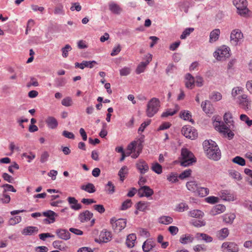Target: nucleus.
Instances as JSON below:
<instances>
[{
	"label": "nucleus",
	"instance_id": "nucleus-44",
	"mask_svg": "<svg viewBox=\"0 0 252 252\" xmlns=\"http://www.w3.org/2000/svg\"><path fill=\"white\" fill-rule=\"evenodd\" d=\"M147 206V203L139 201L137 203L136 208L140 211H144L146 210Z\"/></svg>",
	"mask_w": 252,
	"mask_h": 252
},
{
	"label": "nucleus",
	"instance_id": "nucleus-22",
	"mask_svg": "<svg viewBox=\"0 0 252 252\" xmlns=\"http://www.w3.org/2000/svg\"><path fill=\"white\" fill-rule=\"evenodd\" d=\"M136 239V235L134 233L129 234L127 236L126 240V245L129 248H132L134 246V243Z\"/></svg>",
	"mask_w": 252,
	"mask_h": 252
},
{
	"label": "nucleus",
	"instance_id": "nucleus-42",
	"mask_svg": "<svg viewBox=\"0 0 252 252\" xmlns=\"http://www.w3.org/2000/svg\"><path fill=\"white\" fill-rule=\"evenodd\" d=\"M232 119V114L230 112H227L224 114L223 119L226 124L227 125H229V124L231 125L232 123L233 122Z\"/></svg>",
	"mask_w": 252,
	"mask_h": 252
},
{
	"label": "nucleus",
	"instance_id": "nucleus-55",
	"mask_svg": "<svg viewBox=\"0 0 252 252\" xmlns=\"http://www.w3.org/2000/svg\"><path fill=\"white\" fill-rule=\"evenodd\" d=\"M229 234L228 229L227 228H223L221 229L219 233V238L223 239L225 238Z\"/></svg>",
	"mask_w": 252,
	"mask_h": 252
},
{
	"label": "nucleus",
	"instance_id": "nucleus-10",
	"mask_svg": "<svg viewBox=\"0 0 252 252\" xmlns=\"http://www.w3.org/2000/svg\"><path fill=\"white\" fill-rule=\"evenodd\" d=\"M136 166L141 174H144L149 169L147 163L142 159L139 160L137 161Z\"/></svg>",
	"mask_w": 252,
	"mask_h": 252
},
{
	"label": "nucleus",
	"instance_id": "nucleus-53",
	"mask_svg": "<svg viewBox=\"0 0 252 252\" xmlns=\"http://www.w3.org/2000/svg\"><path fill=\"white\" fill-rule=\"evenodd\" d=\"M189 209L188 206L185 203H181L176 207V211L182 212Z\"/></svg>",
	"mask_w": 252,
	"mask_h": 252
},
{
	"label": "nucleus",
	"instance_id": "nucleus-7",
	"mask_svg": "<svg viewBox=\"0 0 252 252\" xmlns=\"http://www.w3.org/2000/svg\"><path fill=\"white\" fill-rule=\"evenodd\" d=\"M182 133L186 137L191 139H194L197 136L196 130L189 126H185L182 127Z\"/></svg>",
	"mask_w": 252,
	"mask_h": 252
},
{
	"label": "nucleus",
	"instance_id": "nucleus-59",
	"mask_svg": "<svg viewBox=\"0 0 252 252\" xmlns=\"http://www.w3.org/2000/svg\"><path fill=\"white\" fill-rule=\"evenodd\" d=\"M1 187L4 188V190L3 191L4 192H6V191H11L14 192L16 191V190L14 188L13 186L9 184H4L1 186Z\"/></svg>",
	"mask_w": 252,
	"mask_h": 252
},
{
	"label": "nucleus",
	"instance_id": "nucleus-43",
	"mask_svg": "<svg viewBox=\"0 0 252 252\" xmlns=\"http://www.w3.org/2000/svg\"><path fill=\"white\" fill-rule=\"evenodd\" d=\"M105 190L109 194H113L115 192V186L112 182L109 181L105 186Z\"/></svg>",
	"mask_w": 252,
	"mask_h": 252
},
{
	"label": "nucleus",
	"instance_id": "nucleus-58",
	"mask_svg": "<svg viewBox=\"0 0 252 252\" xmlns=\"http://www.w3.org/2000/svg\"><path fill=\"white\" fill-rule=\"evenodd\" d=\"M218 129L220 132L223 133L227 132L229 130L227 125L223 124L222 122H219V127L218 128Z\"/></svg>",
	"mask_w": 252,
	"mask_h": 252
},
{
	"label": "nucleus",
	"instance_id": "nucleus-31",
	"mask_svg": "<svg viewBox=\"0 0 252 252\" xmlns=\"http://www.w3.org/2000/svg\"><path fill=\"white\" fill-rule=\"evenodd\" d=\"M149 60H147L146 62H141L137 66L136 69V73L139 74L142 72H143L145 69L146 66L149 64Z\"/></svg>",
	"mask_w": 252,
	"mask_h": 252
},
{
	"label": "nucleus",
	"instance_id": "nucleus-23",
	"mask_svg": "<svg viewBox=\"0 0 252 252\" xmlns=\"http://www.w3.org/2000/svg\"><path fill=\"white\" fill-rule=\"evenodd\" d=\"M46 123L48 126L51 128L54 129L56 128L58 125L57 120L53 117H48L46 120Z\"/></svg>",
	"mask_w": 252,
	"mask_h": 252
},
{
	"label": "nucleus",
	"instance_id": "nucleus-63",
	"mask_svg": "<svg viewBox=\"0 0 252 252\" xmlns=\"http://www.w3.org/2000/svg\"><path fill=\"white\" fill-rule=\"evenodd\" d=\"M242 92V89L239 87L234 88L232 90L231 94L235 97L237 95L240 94Z\"/></svg>",
	"mask_w": 252,
	"mask_h": 252
},
{
	"label": "nucleus",
	"instance_id": "nucleus-21",
	"mask_svg": "<svg viewBox=\"0 0 252 252\" xmlns=\"http://www.w3.org/2000/svg\"><path fill=\"white\" fill-rule=\"evenodd\" d=\"M109 9L112 13L115 14H120L122 11L120 6L113 1L109 3Z\"/></svg>",
	"mask_w": 252,
	"mask_h": 252
},
{
	"label": "nucleus",
	"instance_id": "nucleus-26",
	"mask_svg": "<svg viewBox=\"0 0 252 252\" xmlns=\"http://www.w3.org/2000/svg\"><path fill=\"white\" fill-rule=\"evenodd\" d=\"M196 238L198 239H201L206 243H210L213 241V238L211 236L203 233H197L196 234Z\"/></svg>",
	"mask_w": 252,
	"mask_h": 252
},
{
	"label": "nucleus",
	"instance_id": "nucleus-52",
	"mask_svg": "<svg viewBox=\"0 0 252 252\" xmlns=\"http://www.w3.org/2000/svg\"><path fill=\"white\" fill-rule=\"evenodd\" d=\"M72 103V99L69 96L65 97L62 101V104L66 107L71 106Z\"/></svg>",
	"mask_w": 252,
	"mask_h": 252
},
{
	"label": "nucleus",
	"instance_id": "nucleus-37",
	"mask_svg": "<svg viewBox=\"0 0 252 252\" xmlns=\"http://www.w3.org/2000/svg\"><path fill=\"white\" fill-rule=\"evenodd\" d=\"M155 246V245L153 243V242H145L143 245L142 248L144 252H150Z\"/></svg>",
	"mask_w": 252,
	"mask_h": 252
},
{
	"label": "nucleus",
	"instance_id": "nucleus-24",
	"mask_svg": "<svg viewBox=\"0 0 252 252\" xmlns=\"http://www.w3.org/2000/svg\"><path fill=\"white\" fill-rule=\"evenodd\" d=\"M194 240L193 237L190 234L183 235L180 239V242L185 245L192 242Z\"/></svg>",
	"mask_w": 252,
	"mask_h": 252
},
{
	"label": "nucleus",
	"instance_id": "nucleus-1",
	"mask_svg": "<svg viewBox=\"0 0 252 252\" xmlns=\"http://www.w3.org/2000/svg\"><path fill=\"white\" fill-rule=\"evenodd\" d=\"M203 146L208 158L216 161L220 158V151L215 142L212 140H205L203 143Z\"/></svg>",
	"mask_w": 252,
	"mask_h": 252
},
{
	"label": "nucleus",
	"instance_id": "nucleus-11",
	"mask_svg": "<svg viewBox=\"0 0 252 252\" xmlns=\"http://www.w3.org/2000/svg\"><path fill=\"white\" fill-rule=\"evenodd\" d=\"M239 103L241 107L246 110L249 109L250 102L246 94H243L238 97Z\"/></svg>",
	"mask_w": 252,
	"mask_h": 252
},
{
	"label": "nucleus",
	"instance_id": "nucleus-57",
	"mask_svg": "<svg viewBox=\"0 0 252 252\" xmlns=\"http://www.w3.org/2000/svg\"><path fill=\"white\" fill-rule=\"evenodd\" d=\"M142 150V147L141 145H139L136 148L135 150L133 152L131 155V157L133 158H137L139 154L141 153Z\"/></svg>",
	"mask_w": 252,
	"mask_h": 252
},
{
	"label": "nucleus",
	"instance_id": "nucleus-30",
	"mask_svg": "<svg viewBox=\"0 0 252 252\" xmlns=\"http://www.w3.org/2000/svg\"><path fill=\"white\" fill-rule=\"evenodd\" d=\"M43 215L47 217L50 220V221H49V223L54 222L55 220V216H57L56 214L54 212L51 210L43 212Z\"/></svg>",
	"mask_w": 252,
	"mask_h": 252
},
{
	"label": "nucleus",
	"instance_id": "nucleus-18",
	"mask_svg": "<svg viewBox=\"0 0 252 252\" xmlns=\"http://www.w3.org/2000/svg\"><path fill=\"white\" fill-rule=\"evenodd\" d=\"M225 210V207L222 204L216 205L212 208L210 211V214L212 216H215L223 212Z\"/></svg>",
	"mask_w": 252,
	"mask_h": 252
},
{
	"label": "nucleus",
	"instance_id": "nucleus-39",
	"mask_svg": "<svg viewBox=\"0 0 252 252\" xmlns=\"http://www.w3.org/2000/svg\"><path fill=\"white\" fill-rule=\"evenodd\" d=\"M193 5L192 2L189 1H184L180 5V9L181 10H183L186 13H187L189 11V8Z\"/></svg>",
	"mask_w": 252,
	"mask_h": 252
},
{
	"label": "nucleus",
	"instance_id": "nucleus-4",
	"mask_svg": "<svg viewBox=\"0 0 252 252\" xmlns=\"http://www.w3.org/2000/svg\"><path fill=\"white\" fill-rule=\"evenodd\" d=\"M233 3L237 9V13L241 16L245 17L249 12L247 0H233Z\"/></svg>",
	"mask_w": 252,
	"mask_h": 252
},
{
	"label": "nucleus",
	"instance_id": "nucleus-61",
	"mask_svg": "<svg viewBox=\"0 0 252 252\" xmlns=\"http://www.w3.org/2000/svg\"><path fill=\"white\" fill-rule=\"evenodd\" d=\"M191 172L190 169H187L182 172L179 175V178L181 179H184L189 176Z\"/></svg>",
	"mask_w": 252,
	"mask_h": 252
},
{
	"label": "nucleus",
	"instance_id": "nucleus-5",
	"mask_svg": "<svg viewBox=\"0 0 252 252\" xmlns=\"http://www.w3.org/2000/svg\"><path fill=\"white\" fill-rule=\"evenodd\" d=\"M110 223L116 232H120L126 227V221L125 219L116 220L115 218H113L110 220Z\"/></svg>",
	"mask_w": 252,
	"mask_h": 252
},
{
	"label": "nucleus",
	"instance_id": "nucleus-62",
	"mask_svg": "<svg viewBox=\"0 0 252 252\" xmlns=\"http://www.w3.org/2000/svg\"><path fill=\"white\" fill-rule=\"evenodd\" d=\"M151 120H148V121L147 122H145L144 123H143L139 127V128H138V133H141V132H142L143 131H144L145 128L148 126L150 125V124L151 123Z\"/></svg>",
	"mask_w": 252,
	"mask_h": 252
},
{
	"label": "nucleus",
	"instance_id": "nucleus-15",
	"mask_svg": "<svg viewBox=\"0 0 252 252\" xmlns=\"http://www.w3.org/2000/svg\"><path fill=\"white\" fill-rule=\"evenodd\" d=\"M70 208L74 210H79L82 208L81 204L78 203V200L74 197H68L67 199Z\"/></svg>",
	"mask_w": 252,
	"mask_h": 252
},
{
	"label": "nucleus",
	"instance_id": "nucleus-19",
	"mask_svg": "<svg viewBox=\"0 0 252 252\" xmlns=\"http://www.w3.org/2000/svg\"><path fill=\"white\" fill-rule=\"evenodd\" d=\"M220 33V32L219 29H216L213 30L210 33L209 42L213 43L218 40Z\"/></svg>",
	"mask_w": 252,
	"mask_h": 252
},
{
	"label": "nucleus",
	"instance_id": "nucleus-34",
	"mask_svg": "<svg viewBox=\"0 0 252 252\" xmlns=\"http://www.w3.org/2000/svg\"><path fill=\"white\" fill-rule=\"evenodd\" d=\"M209 98L214 101H218L222 98V95L218 92H213L209 95Z\"/></svg>",
	"mask_w": 252,
	"mask_h": 252
},
{
	"label": "nucleus",
	"instance_id": "nucleus-54",
	"mask_svg": "<svg viewBox=\"0 0 252 252\" xmlns=\"http://www.w3.org/2000/svg\"><path fill=\"white\" fill-rule=\"evenodd\" d=\"M131 204V200L130 199H127L122 203L121 209L122 210H126L130 207Z\"/></svg>",
	"mask_w": 252,
	"mask_h": 252
},
{
	"label": "nucleus",
	"instance_id": "nucleus-64",
	"mask_svg": "<svg viewBox=\"0 0 252 252\" xmlns=\"http://www.w3.org/2000/svg\"><path fill=\"white\" fill-rule=\"evenodd\" d=\"M49 157V154L47 151L44 152L41 155L40 161L41 163L45 162Z\"/></svg>",
	"mask_w": 252,
	"mask_h": 252
},
{
	"label": "nucleus",
	"instance_id": "nucleus-13",
	"mask_svg": "<svg viewBox=\"0 0 252 252\" xmlns=\"http://www.w3.org/2000/svg\"><path fill=\"white\" fill-rule=\"evenodd\" d=\"M93 216L92 213L88 210H86L79 214L78 219L81 222H85L90 220Z\"/></svg>",
	"mask_w": 252,
	"mask_h": 252
},
{
	"label": "nucleus",
	"instance_id": "nucleus-28",
	"mask_svg": "<svg viewBox=\"0 0 252 252\" xmlns=\"http://www.w3.org/2000/svg\"><path fill=\"white\" fill-rule=\"evenodd\" d=\"M81 189L90 193H94L96 190L94 186L92 183H88L86 185H82L81 187Z\"/></svg>",
	"mask_w": 252,
	"mask_h": 252
},
{
	"label": "nucleus",
	"instance_id": "nucleus-2",
	"mask_svg": "<svg viewBox=\"0 0 252 252\" xmlns=\"http://www.w3.org/2000/svg\"><path fill=\"white\" fill-rule=\"evenodd\" d=\"M195 162L196 158L192 153L186 148H183L181 150V165L187 167Z\"/></svg>",
	"mask_w": 252,
	"mask_h": 252
},
{
	"label": "nucleus",
	"instance_id": "nucleus-56",
	"mask_svg": "<svg viewBox=\"0 0 252 252\" xmlns=\"http://www.w3.org/2000/svg\"><path fill=\"white\" fill-rule=\"evenodd\" d=\"M0 201L3 203H8L10 201V197L6 192H2L1 197H0Z\"/></svg>",
	"mask_w": 252,
	"mask_h": 252
},
{
	"label": "nucleus",
	"instance_id": "nucleus-9",
	"mask_svg": "<svg viewBox=\"0 0 252 252\" xmlns=\"http://www.w3.org/2000/svg\"><path fill=\"white\" fill-rule=\"evenodd\" d=\"M138 193L140 197L146 196L149 197L154 194L153 190L149 186H144L141 187L138 190Z\"/></svg>",
	"mask_w": 252,
	"mask_h": 252
},
{
	"label": "nucleus",
	"instance_id": "nucleus-60",
	"mask_svg": "<svg viewBox=\"0 0 252 252\" xmlns=\"http://www.w3.org/2000/svg\"><path fill=\"white\" fill-rule=\"evenodd\" d=\"M131 72V69L128 67H125L120 70L121 76H127Z\"/></svg>",
	"mask_w": 252,
	"mask_h": 252
},
{
	"label": "nucleus",
	"instance_id": "nucleus-17",
	"mask_svg": "<svg viewBox=\"0 0 252 252\" xmlns=\"http://www.w3.org/2000/svg\"><path fill=\"white\" fill-rule=\"evenodd\" d=\"M38 228L35 226H30L25 228L22 232V234L24 235H32L37 233Z\"/></svg>",
	"mask_w": 252,
	"mask_h": 252
},
{
	"label": "nucleus",
	"instance_id": "nucleus-29",
	"mask_svg": "<svg viewBox=\"0 0 252 252\" xmlns=\"http://www.w3.org/2000/svg\"><path fill=\"white\" fill-rule=\"evenodd\" d=\"M180 117L181 118L184 119V120H189L192 123H194V121L192 120V119H191V113H190L189 111H182L180 112Z\"/></svg>",
	"mask_w": 252,
	"mask_h": 252
},
{
	"label": "nucleus",
	"instance_id": "nucleus-50",
	"mask_svg": "<svg viewBox=\"0 0 252 252\" xmlns=\"http://www.w3.org/2000/svg\"><path fill=\"white\" fill-rule=\"evenodd\" d=\"M55 82L57 87H63L64 86L66 83V79L61 77L56 78Z\"/></svg>",
	"mask_w": 252,
	"mask_h": 252
},
{
	"label": "nucleus",
	"instance_id": "nucleus-20",
	"mask_svg": "<svg viewBox=\"0 0 252 252\" xmlns=\"http://www.w3.org/2000/svg\"><path fill=\"white\" fill-rule=\"evenodd\" d=\"M186 86L187 88L192 89L194 85L195 78L190 74L187 73L186 75Z\"/></svg>",
	"mask_w": 252,
	"mask_h": 252
},
{
	"label": "nucleus",
	"instance_id": "nucleus-41",
	"mask_svg": "<svg viewBox=\"0 0 252 252\" xmlns=\"http://www.w3.org/2000/svg\"><path fill=\"white\" fill-rule=\"evenodd\" d=\"M232 161L241 166H244L246 164L245 160L243 158L237 156L232 159Z\"/></svg>",
	"mask_w": 252,
	"mask_h": 252
},
{
	"label": "nucleus",
	"instance_id": "nucleus-36",
	"mask_svg": "<svg viewBox=\"0 0 252 252\" xmlns=\"http://www.w3.org/2000/svg\"><path fill=\"white\" fill-rule=\"evenodd\" d=\"M151 169L154 172L158 174H161L162 171L161 165L157 162L152 164Z\"/></svg>",
	"mask_w": 252,
	"mask_h": 252
},
{
	"label": "nucleus",
	"instance_id": "nucleus-35",
	"mask_svg": "<svg viewBox=\"0 0 252 252\" xmlns=\"http://www.w3.org/2000/svg\"><path fill=\"white\" fill-rule=\"evenodd\" d=\"M209 190L208 188H202L199 186L198 188V189L196 192V193L198 194V195L203 197L209 194Z\"/></svg>",
	"mask_w": 252,
	"mask_h": 252
},
{
	"label": "nucleus",
	"instance_id": "nucleus-33",
	"mask_svg": "<svg viewBox=\"0 0 252 252\" xmlns=\"http://www.w3.org/2000/svg\"><path fill=\"white\" fill-rule=\"evenodd\" d=\"M176 109L172 110L171 109H169L166 110V111L163 112L161 115V117H167L169 116H173L175 114L177 113V112L179 110V106L176 105L175 106Z\"/></svg>",
	"mask_w": 252,
	"mask_h": 252
},
{
	"label": "nucleus",
	"instance_id": "nucleus-49",
	"mask_svg": "<svg viewBox=\"0 0 252 252\" xmlns=\"http://www.w3.org/2000/svg\"><path fill=\"white\" fill-rule=\"evenodd\" d=\"M71 49L72 48L70 45L69 44L65 45V46L62 49L63 57L64 58H66L68 55V52L71 51Z\"/></svg>",
	"mask_w": 252,
	"mask_h": 252
},
{
	"label": "nucleus",
	"instance_id": "nucleus-46",
	"mask_svg": "<svg viewBox=\"0 0 252 252\" xmlns=\"http://www.w3.org/2000/svg\"><path fill=\"white\" fill-rule=\"evenodd\" d=\"M82 65L83 66V69L85 67H89L90 68H92L94 64H97V63L95 61H83L82 62Z\"/></svg>",
	"mask_w": 252,
	"mask_h": 252
},
{
	"label": "nucleus",
	"instance_id": "nucleus-32",
	"mask_svg": "<svg viewBox=\"0 0 252 252\" xmlns=\"http://www.w3.org/2000/svg\"><path fill=\"white\" fill-rule=\"evenodd\" d=\"M173 220L171 217L163 216L159 218L158 221L160 223L167 225L172 223Z\"/></svg>",
	"mask_w": 252,
	"mask_h": 252
},
{
	"label": "nucleus",
	"instance_id": "nucleus-25",
	"mask_svg": "<svg viewBox=\"0 0 252 252\" xmlns=\"http://www.w3.org/2000/svg\"><path fill=\"white\" fill-rule=\"evenodd\" d=\"M186 187L190 191L192 192H196L199 185L197 184L196 181H190L187 183Z\"/></svg>",
	"mask_w": 252,
	"mask_h": 252
},
{
	"label": "nucleus",
	"instance_id": "nucleus-45",
	"mask_svg": "<svg viewBox=\"0 0 252 252\" xmlns=\"http://www.w3.org/2000/svg\"><path fill=\"white\" fill-rule=\"evenodd\" d=\"M111 233L109 231L102 232L100 235V237L102 239V241L107 242L109 241L111 238Z\"/></svg>",
	"mask_w": 252,
	"mask_h": 252
},
{
	"label": "nucleus",
	"instance_id": "nucleus-3",
	"mask_svg": "<svg viewBox=\"0 0 252 252\" xmlns=\"http://www.w3.org/2000/svg\"><path fill=\"white\" fill-rule=\"evenodd\" d=\"M160 106L159 100L155 97L152 98L148 103L146 114L148 117H153L158 111Z\"/></svg>",
	"mask_w": 252,
	"mask_h": 252
},
{
	"label": "nucleus",
	"instance_id": "nucleus-40",
	"mask_svg": "<svg viewBox=\"0 0 252 252\" xmlns=\"http://www.w3.org/2000/svg\"><path fill=\"white\" fill-rule=\"evenodd\" d=\"M128 173V169L126 166H123L119 171L118 175L122 181L124 180L125 175Z\"/></svg>",
	"mask_w": 252,
	"mask_h": 252
},
{
	"label": "nucleus",
	"instance_id": "nucleus-48",
	"mask_svg": "<svg viewBox=\"0 0 252 252\" xmlns=\"http://www.w3.org/2000/svg\"><path fill=\"white\" fill-rule=\"evenodd\" d=\"M22 220L20 216H17L9 219L8 224L11 225H15L20 222Z\"/></svg>",
	"mask_w": 252,
	"mask_h": 252
},
{
	"label": "nucleus",
	"instance_id": "nucleus-16",
	"mask_svg": "<svg viewBox=\"0 0 252 252\" xmlns=\"http://www.w3.org/2000/svg\"><path fill=\"white\" fill-rule=\"evenodd\" d=\"M56 234L60 239L67 240L70 238V234L66 229H58L56 230Z\"/></svg>",
	"mask_w": 252,
	"mask_h": 252
},
{
	"label": "nucleus",
	"instance_id": "nucleus-38",
	"mask_svg": "<svg viewBox=\"0 0 252 252\" xmlns=\"http://www.w3.org/2000/svg\"><path fill=\"white\" fill-rule=\"evenodd\" d=\"M204 213L200 210H194L189 212V216L191 217L200 218L202 217Z\"/></svg>",
	"mask_w": 252,
	"mask_h": 252
},
{
	"label": "nucleus",
	"instance_id": "nucleus-6",
	"mask_svg": "<svg viewBox=\"0 0 252 252\" xmlns=\"http://www.w3.org/2000/svg\"><path fill=\"white\" fill-rule=\"evenodd\" d=\"M230 42L234 46H237L243 38V34L239 29L232 30L230 34Z\"/></svg>",
	"mask_w": 252,
	"mask_h": 252
},
{
	"label": "nucleus",
	"instance_id": "nucleus-8",
	"mask_svg": "<svg viewBox=\"0 0 252 252\" xmlns=\"http://www.w3.org/2000/svg\"><path fill=\"white\" fill-rule=\"evenodd\" d=\"M229 50L228 47L223 46L220 49H218L217 52H215V56L219 60H221L223 58H228L230 56Z\"/></svg>",
	"mask_w": 252,
	"mask_h": 252
},
{
	"label": "nucleus",
	"instance_id": "nucleus-27",
	"mask_svg": "<svg viewBox=\"0 0 252 252\" xmlns=\"http://www.w3.org/2000/svg\"><path fill=\"white\" fill-rule=\"evenodd\" d=\"M236 216L234 213L226 214L222 216L223 221L229 224H232Z\"/></svg>",
	"mask_w": 252,
	"mask_h": 252
},
{
	"label": "nucleus",
	"instance_id": "nucleus-51",
	"mask_svg": "<svg viewBox=\"0 0 252 252\" xmlns=\"http://www.w3.org/2000/svg\"><path fill=\"white\" fill-rule=\"evenodd\" d=\"M240 118L241 121L245 122L249 126H252V120H250L246 115H241Z\"/></svg>",
	"mask_w": 252,
	"mask_h": 252
},
{
	"label": "nucleus",
	"instance_id": "nucleus-14",
	"mask_svg": "<svg viewBox=\"0 0 252 252\" xmlns=\"http://www.w3.org/2000/svg\"><path fill=\"white\" fill-rule=\"evenodd\" d=\"M219 195L222 199L226 201H233L234 196L230 190H223L220 192Z\"/></svg>",
	"mask_w": 252,
	"mask_h": 252
},
{
	"label": "nucleus",
	"instance_id": "nucleus-47",
	"mask_svg": "<svg viewBox=\"0 0 252 252\" xmlns=\"http://www.w3.org/2000/svg\"><path fill=\"white\" fill-rule=\"evenodd\" d=\"M194 31L192 28H188L186 29L180 36V38L182 39H185L190 33Z\"/></svg>",
	"mask_w": 252,
	"mask_h": 252
},
{
	"label": "nucleus",
	"instance_id": "nucleus-12",
	"mask_svg": "<svg viewBox=\"0 0 252 252\" xmlns=\"http://www.w3.org/2000/svg\"><path fill=\"white\" fill-rule=\"evenodd\" d=\"M222 248L227 249L229 252H238L239 251L237 245L234 242H224L222 245Z\"/></svg>",
	"mask_w": 252,
	"mask_h": 252
}]
</instances>
